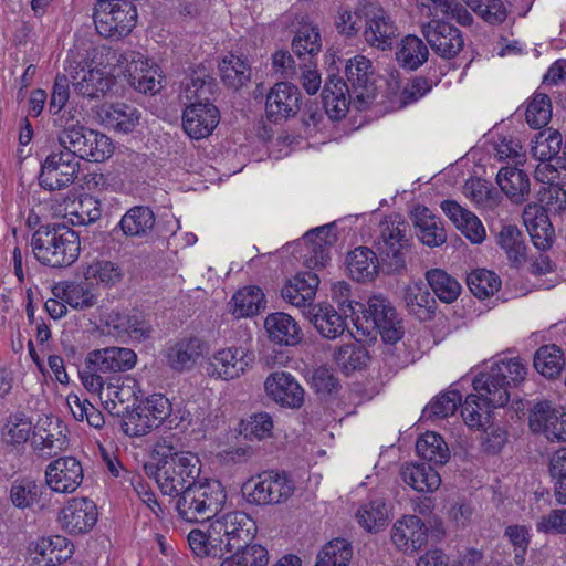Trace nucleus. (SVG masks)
Listing matches in <instances>:
<instances>
[{"label":"nucleus","instance_id":"f257e3e1","mask_svg":"<svg viewBox=\"0 0 566 566\" xmlns=\"http://www.w3.org/2000/svg\"><path fill=\"white\" fill-rule=\"evenodd\" d=\"M408 231L409 224L400 216L385 218L376 240L377 252L367 247H358L347 254L349 276L357 282H369L380 271L385 274L400 273L406 269V255L411 248Z\"/></svg>","mask_w":566,"mask_h":566},{"label":"nucleus","instance_id":"f03ea898","mask_svg":"<svg viewBox=\"0 0 566 566\" xmlns=\"http://www.w3.org/2000/svg\"><path fill=\"white\" fill-rule=\"evenodd\" d=\"M70 98V80L66 75L55 77L49 113L53 116V125L59 129L57 142L76 159L102 163L114 153V145L109 137L97 130L81 125L76 117V109L63 111Z\"/></svg>","mask_w":566,"mask_h":566},{"label":"nucleus","instance_id":"7ed1b4c3","mask_svg":"<svg viewBox=\"0 0 566 566\" xmlns=\"http://www.w3.org/2000/svg\"><path fill=\"white\" fill-rule=\"evenodd\" d=\"M526 368L518 358L502 359L473 379L476 394L467 396L461 416L469 427H482L491 420L492 409L504 407L510 400V388L518 386Z\"/></svg>","mask_w":566,"mask_h":566},{"label":"nucleus","instance_id":"20e7f679","mask_svg":"<svg viewBox=\"0 0 566 566\" xmlns=\"http://www.w3.org/2000/svg\"><path fill=\"white\" fill-rule=\"evenodd\" d=\"M346 82L336 75H329L323 92L325 114L333 120L346 116L349 104L363 111L376 97L375 72L373 63L364 55H355L345 65Z\"/></svg>","mask_w":566,"mask_h":566},{"label":"nucleus","instance_id":"39448f33","mask_svg":"<svg viewBox=\"0 0 566 566\" xmlns=\"http://www.w3.org/2000/svg\"><path fill=\"white\" fill-rule=\"evenodd\" d=\"M144 471L156 480L163 494L175 496L197 481L201 465L196 454L178 451L171 441L163 439L154 446L151 461L144 464Z\"/></svg>","mask_w":566,"mask_h":566},{"label":"nucleus","instance_id":"423d86ee","mask_svg":"<svg viewBox=\"0 0 566 566\" xmlns=\"http://www.w3.org/2000/svg\"><path fill=\"white\" fill-rule=\"evenodd\" d=\"M30 247L40 264L65 269L78 259L81 240L78 233L65 223H46L32 233Z\"/></svg>","mask_w":566,"mask_h":566},{"label":"nucleus","instance_id":"0eeeda50","mask_svg":"<svg viewBox=\"0 0 566 566\" xmlns=\"http://www.w3.org/2000/svg\"><path fill=\"white\" fill-rule=\"evenodd\" d=\"M102 57L101 50L92 42L81 40L70 50L66 71L77 95L98 99L104 97L113 85V78L97 67Z\"/></svg>","mask_w":566,"mask_h":566},{"label":"nucleus","instance_id":"6e6552de","mask_svg":"<svg viewBox=\"0 0 566 566\" xmlns=\"http://www.w3.org/2000/svg\"><path fill=\"white\" fill-rule=\"evenodd\" d=\"M175 509L180 518L198 523L214 517L227 500V493L219 480H198L178 495H175Z\"/></svg>","mask_w":566,"mask_h":566},{"label":"nucleus","instance_id":"1a4fd4ad","mask_svg":"<svg viewBox=\"0 0 566 566\" xmlns=\"http://www.w3.org/2000/svg\"><path fill=\"white\" fill-rule=\"evenodd\" d=\"M357 329H361L366 334L377 331L382 340L387 344H396L403 334L402 318L398 314L396 307L389 300L382 295L371 296L367 305L361 303H352L347 305Z\"/></svg>","mask_w":566,"mask_h":566},{"label":"nucleus","instance_id":"9d476101","mask_svg":"<svg viewBox=\"0 0 566 566\" xmlns=\"http://www.w3.org/2000/svg\"><path fill=\"white\" fill-rule=\"evenodd\" d=\"M135 0H96L93 19L97 32L104 38L120 39L128 35L137 22Z\"/></svg>","mask_w":566,"mask_h":566},{"label":"nucleus","instance_id":"9b49d317","mask_svg":"<svg viewBox=\"0 0 566 566\" xmlns=\"http://www.w3.org/2000/svg\"><path fill=\"white\" fill-rule=\"evenodd\" d=\"M241 491L250 504L274 505L287 501L295 491V484L285 472L268 471L247 480Z\"/></svg>","mask_w":566,"mask_h":566},{"label":"nucleus","instance_id":"f8f14e48","mask_svg":"<svg viewBox=\"0 0 566 566\" xmlns=\"http://www.w3.org/2000/svg\"><path fill=\"white\" fill-rule=\"evenodd\" d=\"M212 543L219 545L222 555L232 553L235 547L250 543L256 531L255 522L244 512H229L214 520L211 524Z\"/></svg>","mask_w":566,"mask_h":566},{"label":"nucleus","instance_id":"ddd939ff","mask_svg":"<svg viewBox=\"0 0 566 566\" xmlns=\"http://www.w3.org/2000/svg\"><path fill=\"white\" fill-rule=\"evenodd\" d=\"M80 167V160L65 149L52 151L41 164L39 185L49 191L65 189L77 178Z\"/></svg>","mask_w":566,"mask_h":566},{"label":"nucleus","instance_id":"4468645a","mask_svg":"<svg viewBox=\"0 0 566 566\" xmlns=\"http://www.w3.org/2000/svg\"><path fill=\"white\" fill-rule=\"evenodd\" d=\"M528 427L548 441H566V409L548 400L538 401L530 409Z\"/></svg>","mask_w":566,"mask_h":566},{"label":"nucleus","instance_id":"2eb2a0df","mask_svg":"<svg viewBox=\"0 0 566 566\" xmlns=\"http://www.w3.org/2000/svg\"><path fill=\"white\" fill-rule=\"evenodd\" d=\"M422 34L433 52L446 60L455 57L464 45L462 32L443 19L424 23Z\"/></svg>","mask_w":566,"mask_h":566},{"label":"nucleus","instance_id":"dca6fc26","mask_svg":"<svg viewBox=\"0 0 566 566\" xmlns=\"http://www.w3.org/2000/svg\"><path fill=\"white\" fill-rule=\"evenodd\" d=\"M335 223L325 224L307 231L302 238L303 260L310 270L326 266L331 248L336 243Z\"/></svg>","mask_w":566,"mask_h":566},{"label":"nucleus","instance_id":"f3484780","mask_svg":"<svg viewBox=\"0 0 566 566\" xmlns=\"http://www.w3.org/2000/svg\"><path fill=\"white\" fill-rule=\"evenodd\" d=\"M253 360V356L242 347H228L217 350L207 363L208 376L232 380L239 378Z\"/></svg>","mask_w":566,"mask_h":566},{"label":"nucleus","instance_id":"a211bd4d","mask_svg":"<svg viewBox=\"0 0 566 566\" xmlns=\"http://www.w3.org/2000/svg\"><path fill=\"white\" fill-rule=\"evenodd\" d=\"M45 483L56 493H73L82 484L84 473L81 462L74 457H61L45 468Z\"/></svg>","mask_w":566,"mask_h":566},{"label":"nucleus","instance_id":"6ab92c4d","mask_svg":"<svg viewBox=\"0 0 566 566\" xmlns=\"http://www.w3.org/2000/svg\"><path fill=\"white\" fill-rule=\"evenodd\" d=\"M365 41L379 50L391 49L397 36V27L389 14L380 7L365 6Z\"/></svg>","mask_w":566,"mask_h":566},{"label":"nucleus","instance_id":"aec40b11","mask_svg":"<svg viewBox=\"0 0 566 566\" xmlns=\"http://www.w3.org/2000/svg\"><path fill=\"white\" fill-rule=\"evenodd\" d=\"M59 518L67 533L73 535L87 533L96 525L97 506L87 497H73L61 510Z\"/></svg>","mask_w":566,"mask_h":566},{"label":"nucleus","instance_id":"412c9836","mask_svg":"<svg viewBox=\"0 0 566 566\" xmlns=\"http://www.w3.org/2000/svg\"><path fill=\"white\" fill-rule=\"evenodd\" d=\"M219 120V109L212 102L189 104L182 113V128L192 139L210 136Z\"/></svg>","mask_w":566,"mask_h":566},{"label":"nucleus","instance_id":"4be33fe9","mask_svg":"<svg viewBox=\"0 0 566 566\" xmlns=\"http://www.w3.org/2000/svg\"><path fill=\"white\" fill-rule=\"evenodd\" d=\"M301 93L287 82L275 84L266 95L265 112L271 122L277 123L296 115L300 111Z\"/></svg>","mask_w":566,"mask_h":566},{"label":"nucleus","instance_id":"5701e85b","mask_svg":"<svg viewBox=\"0 0 566 566\" xmlns=\"http://www.w3.org/2000/svg\"><path fill=\"white\" fill-rule=\"evenodd\" d=\"M66 427L60 419L39 420L33 429V448L42 457H53L67 447Z\"/></svg>","mask_w":566,"mask_h":566},{"label":"nucleus","instance_id":"b1692460","mask_svg":"<svg viewBox=\"0 0 566 566\" xmlns=\"http://www.w3.org/2000/svg\"><path fill=\"white\" fill-rule=\"evenodd\" d=\"M394 545L406 554H412L428 542V527L416 515H405L398 520L391 530Z\"/></svg>","mask_w":566,"mask_h":566},{"label":"nucleus","instance_id":"393cba45","mask_svg":"<svg viewBox=\"0 0 566 566\" xmlns=\"http://www.w3.org/2000/svg\"><path fill=\"white\" fill-rule=\"evenodd\" d=\"M264 388L268 396L282 407L298 409L304 402V390L290 373L270 374L264 381Z\"/></svg>","mask_w":566,"mask_h":566},{"label":"nucleus","instance_id":"a878e982","mask_svg":"<svg viewBox=\"0 0 566 566\" xmlns=\"http://www.w3.org/2000/svg\"><path fill=\"white\" fill-rule=\"evenodd\" d=\"M86 363L102 374L125 373L135 367L137 355L130 348L112 346L90 352Z\"/></svg>","mask_w":566,"mask_h":566},{"label":"nucleus","instance_id":"bb28decb","mask_svg":"<svg viewBox=\"0 0 566 566\" xmlns=\"http://www.w3.org/2000/svg\"><path fill=\"white\" fill-rule=\"evenodd\" d=\"M129 84L144 94H156L163 87L164 76L157 64L150 63L140 53H132V60L127 66Z\"/></svg>","mask_w":566,"mask_h":566},{"label":"nucleus","instance_id":"cd10ccee","mask_svg":"<svg viewBox=\"0 0 566 566\" xmlns=\"http://www.w3.org/2000/svg\"><path fill=\"white\" fill-rule=\"evenodd\" d=\"M106 325L117 334H125L134 342L150 339L154 327L150 318L142 312H112L107 315Z\"/></svg>","mask_w":566,"mask_h":566},{"label":"nucleus","instance_id":"c85d7f7f","mask_svg":"<svg viewBox=\"0 0 566 566\" xmlns=\"http://www.w3.org/2000/svg\"><path fill=\"white\" fill-rule=\"evenodd\" d=\"M523 221L536 249L546 251L552 248L555 232L547 209L536 203L527 205L523 211Z\"/></svg>","mask_w":566,"mask_h":566},{"label":"nucleus","instance_id":"c756f323","mask_svg":"<svg viewBox=\"0 0 566 566\" xmlns=\"http://www.w3.org/2000/svg\"><path fill=\"white\" fill-rule=\"evenodd\" d=\"M73 544L64 536L40 537L30 544L33 560L40 566H56L71 558Z\"/></svg>","mask_w":566,"mask_h":566},{"label":"nucleus","instance_id":"7c9ffc66","mask_svg":"<svg viewBox=\"0 0 566 566\" xmlns=\"http://www.w3.org/2000/svg\"><path fill=\"white\" fill-rule=\"evenodd\" d=\"M264 328L271 343L280 346H296L303 339L298 323L284 312L269 314L264 321Z\"/></svg>","mask_w":566,"mask_h":566},{"label":"nucleus","instance_id":"2f4dec72","mask_svg":"<svg viewBox=\"0 0 566 566\" xmlns=\"http://www.w3.org/2000/svg\"><path fill=\"white\" fill-rule=\"evenodd\" d=\"M206 349V343L199 337H185L169 345L165 357L170 368L184 371L191 369Z\"/></svg>","mask_w":566,"mask_h":566},{"label":"nucleus","instance_id":"473e14b6","mask_svg":"<svg viewBox=\"0 0 566 566\" xmlns=\"http://www.w3.org/2000/svg\"><path fill=\"white\" fill-rule=\"evenodd\" d=\"M307 315L316 331L327 339H336L347 329L346 310L340 314L329 304H316L311 306Z\"/></svg>","mask_w":566,"mask_h":566},{"label":"nucleus","instance_id":"72a5a7b5","mask_svg":"<svg viewBox=\"0 0 566 566\" xmlns=\"http://www.w3.org/2000/svg\"><path fill=\"white\" fill-rule=\"evenodd\" d=\"M416 234L430 248L440 247L447 241V232L439 217L427 207H417L412 213Z\"/></svg>","mask_w":566,"mask_h":566},{"label":"nucleus","instance_id":"f704fd0d","mask_svg":"<svg viewBox=\"0 0 566 566\" xmlns=\"http://www.w3.org/2000/svg\"><path fill=\"white\" fill-rule=\"evenodd\" d=\"M292 52L298 60V65L314 66L322 51V39L318 28L303 25L292 40Z\"/></svg>","mask_w":566,"mask_h":566},{"label":"nucleus","instance_id":"c9c22d12","mask_svg":"<svg viewBox=\"0 0 566 566\" xmlns=\"http://www.w3.org/2000/svg\"><path fill=\"white\" fill-rule=\"evenodd\" d=\"M403 301L409 314L421 322L433 318L437 302L423 283H412L405 289Z\"/></svg>","mask_w":566,"mask_h":566},{"label":"nucleus","instance_id":"e433bc0d","mask_svg":"<svg viewBox=\"0 0 566 566\" xmlns=\"http://www.w3.org/2000/svg\"><path fill=\"white\" fill-rule=\"evenodd\" d=\"M156 217L147 206H134L122 217L118 227L126 237L146 238L155 226Z\"/></svg>","mask_w":566,"mask_h":566},{"label":"nucleus","instance_id":"4c0bfd02","mask_svg":"<svg viewBox=\"0 0 566 566\" xmlns=\"http://www.w3.org/2000/svg\"><path fill=\"white\" fill-rule=\"evenodd\" d=\"M218 91L216 78L203 65L193 70L189 82L185 85L184 94L189 104L212 102Z\"/></svg>","mask_w":566,"mask_h":566},{"label":"nucleus","instance_id":"58836bf2","mask_svg":"<svg viewBox=\"0 0 566 566\" xmlns=\"http://www.w3.org/2000/svg\"><path fill=\"white\" fill-rule=\"evenodd\" d=\"M400 475L417 492H433L441 484L440 474L428 463H407L401 468Z\"/></svg>","mask_w":566,"mask_h":566},{"label":"nucleus","instance_id":"ea45409f","mask_svg":"<svg viewBox=\"0 0 566 566\" xmlns=\"http://www.w3.org/2000/svg\"><path fill=\"white\" fill-rule=\"evenodd\" d=\"M55 297L61 298L74 310H88L97 303V295L83 283L61 282L53 290Z\"/></svg>","mask_w":566,"mask_h":566},{"label":"nucleus","instance_id":"a19ab883","mask_svg":"<svg viewBox=\"0 0 566 566\" xmlns=\"http://www.w3.org/2000/svg\"><path fill=\"white\" fill-rule=\"evenodd\" d=\"M496 242L512 265L520 268L526 262L527 247L517 226H503L496 237Z\"/></svg>","mask_w":566,"mask_h":566},{"label":"nucleus","instance_id":"79ce46f5","mask_svg":"<svg viewBox=\"0 0 566 566\" xmlns=\"http://www.w3.org/2000/svg\"><path fill=\"white\" fill-rule=\"evenodd\" d=\"M265 297L263 291L254 285L244 286L239 290L231 300V313L240 317H251L265 308Z\"/></svg>","mask_w":566,"mask_h":566},{"label":"nucleus","instance_id":"37998d69","mask_svg":"<svg viewBox=\"0 0 566 566\" xmlns=\"http://www.w3.org/2000/svg\"><path fill=\"white\" fill-rule=\"evenodd\" d=\"M501 190L515 202L525 200L530 192V179L526 172L515 167H503L496 175Z\"/></svg>","mask_w":566,"mask_h":566},{"label":"nucleus","instance_id":"c03bdc74","mask_svg":"<svg viewBox=\"0 0 566 566\" xmlns=\"http://www.w3.org/2000/svg\"><path fill=\"white\" fill-rule=\"evenodd\" d=\"M429 50L423 41L416 35L405 36L396 52V59L401 67L409 71L419 69L428 61Z\"/></svg>","mask_w":566,"mask_h":566},{"label":"nucleus","instance_id":"a18cd8bd","mask_svg":"<svg viewBox=\"0 0 566 566\" xmlns=\"http://www.w3.org/2000/svg\"><path fill=\"white\" fill-rule=\"evenodd\" d=\"M139 118L138 109L125 103L111 104L102 116L106 126L120 133L133 132L138 125Z\"/></svg>","mask_w":566,"mask_h":566},{"label":"nucleus","instance_id":"49530a36","mask_svg":"<svg viewBox=\"0 0 566 566\" xmlns=\"http://www.w3.org/2000/svg\"><path fill=\"white\" fill-rule=\"evenodd\" d=\"M418 455L433 464H446L450 459V450L443 438L433 431L420 436L416 443Z\"/></svg>","mask_w":566,"mask_h":566},{"label":"nucleus","instance_id":"de8ad7c7","mask_svg":"<svg viewBox=\"0 0 566 566\" xmlns=\"http://www.w3.org/2000/svg\"><path fill=\"white\" fill-rule=\"evenodd\" d=\"M33 424L30 418L23 412H15L8 416L0 428L2 441L13 447L24 444L31 432Z\"/></svg>","mask_w":566,"mask_h":566},{"label":"nucleus","instance_id":"09e8293b","mask_svg":"<svg viewBox=\"0 0 566 566\" xmlns=\"http://www.w3.org/2000/svg\"><path fill=\"white\" fill-rule=\"evenodd\" d=\"M562 144V134L556 129L548 128L535 136L531 153L541 161L556 164V158L560 157Z\"/></svg>","mask_w":566,"mask_h":566},{"label":"nucleus","instance_id":"8fccbe9b","mask_svg":"<svg viewBox=\"0 0 566 566\" xmlns=\"http://www.w3.org/2000/svg\"><path fill=\"white\" fill-rule=\"evenodd\" d=\"M219 72L222 82L230 88L239 90L249 80L251 69L241 57L229 54L219 63Z\"/></svg>","mask_w":566,"mask_h":566},{"label":"nucleus","instance_id":"3c124183","mask_svg":"<svg viewBox=\"0 0 566 566\" xmlns=\"http://www.w3.org/2000/svg\"><path fill=\"white\" fill-rule=\"evenodd\" d=\"M426 279L434 295L443 303L454 302L461 293L460 283L441 269L429 270Z\"/></svg>","mask_w":566,"mask_h":566},{"label":"nucleus","instance_id":"603ef678","mask_svg":"<svg viewBox=\"0 0 566 566\" xmlns=\"http://www.w3.org/2000/svg\"><path fill=\"white\" fill-rule=\"evenodd\" d=\"M564 366L563 352L554 344L539 347L534 355L535 369L546 378L559 376Z\"/></svg>","mask_w":566,"mask_h":566},{"label":"nucleus","instance_id":"864d4df0","mask_svg":"<svg viewBox=\"0 0 566 566\" xmlns=\"http://www.w3.org/2000/svg\"><path fill=\"white\" fill-rule=\"evenodd\" d=\"M232 552L220 566H266L269 563L266 548L259 544L248 543L242 547H235Z\"/></svg>","mask_w":566,"mask_h":566},{"label":"nucleus","instance_id":"5fc2aeb1","mask_svg":"<svg viewBox=\"0 0 566 566\" xmlns=\"http://www.w3.org/2000/svg\"><path fill=\"white\" fill-rule=\"evenodd\" d=\"M462 396L458 390H449L436 396L422 410L421 419L436 420L452 416L461 405Z\"/></svg>","mask_w":566,"mask_h":566},{"label":"nucleus","instance_id":"6e6d98bb","mask_svg":"<svg viewBox=\"0 0 566 566\" xmlns=\"http://www.w3.org/2000/svg\"><path fill=\"white\" fill-rule=\"evenodd\" d=\"M352 556L350 544L344 538H335L318 552L315 566H348Z\"/></svg>","mask_w":566,"mask_h":566},{"label":"nucleus","instance_id":"4d7b16f0","mask_svg":"<svg viewBox=\"0 0 566 566\" xmlns=\"http://www.w3.org/2000/svg\"><path fill=\"white\" fill-rule=\"evenodd\" d=\"M369 353L360 343L342 346L335 355L337 366L346 374L363 369L369 361Z\"/></svg>","mask_w":566,"mask_h":566},{"label":"nucleus","instance_id":"13d9d810","mask_svg":"<svg viewBox=\"0 0 566 566\" xmlns=\"http://www.w3.org/2000/svg\"><path fill=\"white\" fill-rule=\"evenodd\" d=\"M499 275L486 269H475L468 274L467 284L472 294L479 298H486L501 287Z\"/></svg>","mask_w":566,"mask_h":566},{"label":"nucleus","instance_id":"bf43d9fd","mask_svg":"<svg viewBox=\"0 0 566 566\" xmlns=\"http://www.w3.org/2000/svg\"><path fill=\"white\" fill-rule=\"evenodd\" d=\"M422 4L428 6L433 19H439L438 17L441 14L442 19L455 20L463 27L470 25L473 21L472 14L457 0H428V4L424 2Z\"/></svg>","mask_w":566,"mask_h":566},{"label":"nucleus","instance_id":"052dcab7","mask_svg":"<svg viewBox=\"0 0 566 566\" xmlns=\"http://www.w3.org/2000/svg\"><path fill=\"white\" fill-rule=\"evenodd\" d=\"M359 525L368 532H377L384 527L388 520V512L382 500L369 501L360 506L356 514Z\"/></svg>","mask_w":566,"mask_h":566},{"label":"nucleus","instance_id":"680f3d73","mask_svg":"<svg viewBox=\"0 0 566 566\" xmlns=\"http://www.w3.org/2000/svg\"><path fill=\"white\" fill-rule=\"evenodd\" d=\"M122 417V429L129 437H143L158 428L142 406L127 410Z\"/></svg>","mask_w":566,"mask_h":566},{"label":"nucleus","instance_id":"e2e57ef3","mask_svg":"<svg viewBox=\"0 0 566 566\" xmlns=\"http://www.w3.org/2000/svg\"><path fill=\"white\" fill-rule=\"evenodd\" d=\"M86 280H95L98 284L113 286L123 277L122 269L108 260H97L91 263L85 272Z\"/></svg>","mask_w":566,"mask_h":566},{"label":"nucleus","instance_id":"0e129e2a","mask_svg":"<svg viewBox=\"0 0 566 566\" xmlns=\"http://www.w3.org/2000/svg\"><path fill=\"white\" fill-rule=\"evenodd\" d=\"M40 495L41 485L31 479L17 480L10 488V499L18 509L31 507L39 501Z\"/></svg>","mask_w":566,"mask_h":566},{"label":"nucleus","instance_id":"69168bd1","mask_svg":"<svg viewBox=\"0 0 566 566\" xmlns=\"http://www.w3.org/2000/svg\"><path fill=\"white\" fill-rule=\"evenodd\" d=\"M464 193L482 208H493L497 205V192L491 185L481 178H471L465 181Z\"/></svg>","mask_w":566,"mask_h":566},{"label":"nucleus","instance_id":"338daca9","mask_svg":"<svg viewBox=\"0 0 566 566\" xmlns=\"http://www.w3.org/2000/svg\"><path fill=\"white\" fill-rule=\"evenodd\" d=\"M549 472L555 480L554 495L558 504H566V448L558 449L551 458Z\"/></svg>","mask_w":566,"mask_h":566},{"label":"nucleus","instance_id":"774afa93","mask_svg":"<svg viewBox=\"0 0 566 566\" xmlns=\"http://www.w3.org/2000/svg\"><path fill=\"white\" fill-rule=\"evenodd\" d=\"M525 116L527 124L534 129L546 126L552 117V105L548 95L536 94L528 104Z\"/></svg>","mask_w":566,"mask_h":566}]
</instances>
